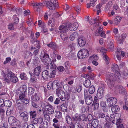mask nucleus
<instances>
[{
    "label": "nucleus",
    "mask_w": 128,
    "mask_h": 128,
    "mask_svg": "<svg viewBox=\"0 0 128 128\" xmlns=\"http://www.w3.org/2000/svg\"><path fill=\"white\" fill-rule=\"evenodd\" d=\"M34 44L36 45V46L33 52V54L35 56H36L38 54L40 48V42L38 40H36L34 42Z\"/></svg>",
    "instance_id": "12"
},
{
    "label": "nucleus",
    "mask_w": 128,
    "mask_h": 128,
    "mask_svg": "<svg viewBox=\"0 0 128 128\" xmlns=\"http://www.w3.org/2000/svg\"><path fill=\"white\" fill-rule=\"evenodd\" d=\"M84 98L86 104L88 105L90 104L93 102V100L91 96L88 94L87 90L84 89Z\"/></svg>",
    "instance_id": "7"
},
{
    "label": "nucleus",
    "mask_w": 128,
    "mask_h": 128,
    "mask_svg": "<svg viewBox=\"0 0 128 128\" xmlns=\"http://www.w3.org/2000/svg\"><path fill=\"white\" fill-rule=\"evenodd\" d=\"M61 34H60V37L61 38L64 40H66L68 37L67 35L66 32L62 31L61 32H60Z\"/></svg>",
    "instance_id": "25"
},
{
    "label": "nucleus",
    "mask_w": 128,
    "mask_h": 128,
    "mask_svg": "<svg viewBox=\"0 0 128 128\" xmlns=\"http://www.w3.org/2000/svg\"><path fill=\"white\" fill-rule=\"evenodd\" d=\"M47 46L51 48L54 52L56 50L57 47V46L56 44L54 42H52L49 44H47Z\"/></svg>",
    "instance_id": "19"
},
{
    "label": "nucleus",
    "mask_w": 128,
    "mask_h": 128,
    "mask_svg": "<svg viewBox=\"0 0 128 128\" xmlns=\"http://www.w3.org/2000/svg\"><path fill=\"white\" fill-rule=\"evenodd\" d=\"M91 82L90 80L86 78L84 82V85L86 88L89 87L91 84Z\"/></svg>",
    "instance_id": "31"
},
{
    "label": "nucleus",
    "mask_w": 128,
    "mask_h": 128,
    "mask_svg": "<svg viewBox=\"0 0 128 128\" xmlns=\"http://www.w3.org/2000/svg\"><path fill=\"white\" fill-rule=\"evenodd\" d=\"M27 90L26 85L24 84L16 91V94L19 96L20 100L23 103L26 104L29 102L28 99L25 98L26 94L27 93Z\"/></svg>",
    "instance_id": "2"
},
{
    "label": "nucleus",
    "mask_w": 128,
    "mask_h": 128,
    "mask_svg": "<svg viewBox=\"0 0 128 128\" xmlns=\"http://www.w3.org/2000/svg\"><path fill=\"white\" fill-rule=\"evenodd\" d=\"M100 50V52L102 53V54L103 58L104 60L105 61L106 64H108L109 63L108 60L109 58L107 56L104 54H106L107 51V50L103 47H102L101 48H99Z\"/></svg>",
    "instance_id": "9"
},
{
    "label": "nucleus",
    "mask_w": 128,
    "mask_h": 128,
    "mask_svg": "<svg viewBox=\"0 0 128 128\" xmlns=\"http://www.w3.org/2000/svg\"><path fill=\"white\" fill-rule=\"evenodd\" d=\"M57 69L60 72H63L65 70L64 68L62 66H59L57 68Z\"/></svg>",
    "instance_id": "60"
},
{
    "label": "nucleus",
    "mask_w": 128,
    "mask_h": 128,
    "mask_svg": "<svg viewBox=\"0 0 128 128\" xmlns=\"http://www.w3.org/2000/svg\"><path fill=\"white\" fill-rule=\"evenodd\" d=\"M52 126L54 128H61L60 123H58V124L53 123Z\"/></svg>",
    "instance_id": "54"
},
{
    "label": "nucleus",
    "mask_w": 128,
    "mask_h": 128,
    "mask_svg": "<svg viewBox=\"0 0 128 128\" xmlns=\"http://www.w3.org/2000/svg\"><path fill=\"white\" fill-rule=\"evenodd\" d=\"M32 5L33 6H36L37 8H42L43 6V4L41 3L34 2L32 4Z\"/></svg>",
    "instance_id": "28"
},
{
    "label": "nucleus",
    "mask_w": 128,
    "mask_h": 128,
    "mask_svg": "<svg viewBox=\"0 0 128 128\" xmlns=\"http://www.w3.org/2000/svg\"><path fill=\"white\" fill-rule=\"evenodd\" d=\"M45 23L42 22L40 20H39L38 21V25L39 27H43L45 25Z\"/></svg>",
    "instance_id": "52"
},
{
    "label": "nucleus",
    "mask_w": 128,
    "mask_h": 128,
    "mask_svg": "<svg viewBox=\"0 0 128 128\" xmlns=\"http://www.w3.org/2000/svg\"><path fill=\"white\" fill-rule=\"evenodd\" d=\"M82 86L80 85H78L76 87V90L78 92H80L82 90Z\"/></svg>",
    "instance_id": "59"
},
{
    "label": "nucleus",
    "mask_w": 128,
    "mask_h": 128,
    "mask_svg": "<svg viewBox=\"0 0 128 128\" xmlns=\"http://www.w3.org/2000/svg\"><path fill=\"white\" fill-rule=\"evenodd\" d=\"M89 54L88 51L86 49H83L79 51L78 53V58L82 59L88 56Z\"/></svg>",
    "instance_id": "8"
},
{
    "label": "nucleus",
    "mask_w": 128,
    "mask_h": 128,
    "mask_svg": "<svg viewBox=\"0 0 128 128\" xmlns=\"http://www.w3.org/2000/svg\"><path fill=\"white\" fill-rule=\"evenodd\" d=\"M96 96L99 99L102 98L104 96V89L102 87H100L98 88Z\"/></svg>",
    "instance_id": "17"
},
{
    "label": "nucleus",
    "mask_w": 128,
    "mask_h": 128,
    "mask_svg": "<svg viewBox=\"0 0 128 128\" xmlns=\"http://www.w3.org/2000/svg\"><path fill=\"white\" fill-rule=\"evenodd\" d=\"M78 42L79 45L81 47L84 46L86 44L85 38L83 36L79 38L78 40Z\"/></svg>",
    "instance_id": "18"
},
{
    "label": "nucleus",
    "mask_w": 128,
    "mask_h": 128,
    "mask_svg": "<svg viewBox=\"0 0 128 128\" xmlns=\"http://www.w3.org/2000/svg\"><path fill=\"white\" fill-rule=\"evenodd\" d=\"M55 116L58 118H60L62 117V113L59 111H57L56 112Z\"/></svg>",
    "instance_id": "53"
},
{
    "label": "nucleus",
    "mask_w": 128,
    "mask_h": 128,
    "mask_svg": "<svg viewBox=\"0 0 128 128\" xmlns=\"http://www.w3.org/2000/svg\"><path fill=\"white\" fill-rule=\"evenodd\" d=\"M28 94L30 95L32 94L34 92V89L31 87H28Z\"/></svg>",
    "instance_id": "45"
},
{
    "label": "nucleus",
    "mask_w": 128,
    "mask_h": 128,
    "mask_svg": "<svg viewBox=\"0 0 128 128\" xmlns=\"http://www.w3.org/2000/svg\"><path fill=\"white\" fill-rule=\"evenodd\" d=\"M99 122L98 119H95L93 120L92 122V126L94 128H96L99 124Z\"/></svg>",
    "instance_id": "29"
},
{
    "label": "nucleus",
    "mask_w": 128,
    "mask_h": 128,
    "mask_svg": "<svg viewBox=\"0 0 128 128\" xmlns=\"http://www.w3.org/2000/svg\"><path fill=\"white\" fill-rule=\"evenodd\" d=\"M119 68L118 65L116 64H113L112 66L111 70L114 72L115 74L110 73L109 76L106 79V82L109 88L111 89H113L115 86L114 81L120 82L121 81V76L120 73L118 71Z\"/></svg>",
    "instance_id": "1"
},
{
    "label": "nucleus",
    "mask_w": 128,
    "mask_h": 128,
    "mask_svg": "<svg viewBox=\"0 0 128 128\" xmlns=\"http://www.w3.org/2000/svg\"><path fill=\"white\" fill-rule=\"evenodd\" d=\"M43 106V107H45V110L48 114H51L54 113V109L53 108V106L50 104L48 103V105H44Z\"/></svg>",
    "instance_id": "13"
},
{
    "label": "nucleus",
    "mask_w": 128,
    "mask_h": 128,
    "mask_svg": "<svg viewBox=\"0 0 128 128\" xmlns=\"http://www.w3.org/2000/svg\"><path fill=\"white\" fill-rule=\"evenodd\" d=\"M10 81L13 83H16L18 81V78L15 75L10 79Z\"/></svg>",
    "instance_id": "47"
},
{
    "label": "nucleus",
    "mask_w": 128,
    "mask_h": 128,
    "mask_svg": "<svg viewBox=\"0 0 128 128\" xmlns=\"http://www.w3.org/2000/svg\"><path fill=\"white\" fill-rule=\"evenodd\" d=\"M56 93L62 101H64L66 100H68L70 98V93L69 91H66L65 93L61 89H58L56 90Z\"/></svg>",
    "instance_id": "3"
},
{
    "label": "nucleus",
    "mask_w": 128,
    "mask_h": 128,
    "mask_svg": "<svg viewBox=\"0 0 128 128\" xmlns=\"http://www.w3.org/2000/svg\"><path fill=\"white\" fill-rule=\"evenodd\" d=\"M11 65L14 66L16 64V59L14 58L13 59L10 63Z\"/></svg>",
    "instance_id": "62"
},
{
    "label": "nucleus",
    "mask_w": 128,
    "mask_h": 128,
    "mask_svg": "<svg viewBox=\"0 0 128 128\" xmlns=\"http://www.w3.org/2000/svg\"><path fill=\"white\" fill-rule=\"evenodd\" d=\"M43 127L44 128H47L48 126V122L46 121H44L43 123Z\"/></svg>",
    "instance_id": "64"
},
{
    "label": "nucleus",
    "mask_w": 128,
    "mask_h": 128,
    "mask_svg": "<svg viewBox=\"0 0 128 128\" xmlns=\"http://www.w3.org/2000/svg\"><path fill=\"white\" fill-rule=\"evenodd\" d=\"M53 83L52 82H49L47 84V87L49 90H50L52 89L53 90Z\"/></svg>",
    "instance_id": "50"
},
{
    "label": "nucleus",
    "mask_w": 128,
    "mask_h": 128,
    "mask_svg": "<svg viewBox=\"0 0 128 128\" xmlns=\"http://www.w3.org/2000/svg\"><path fill=\"white\" fill-rule=\"evenodd\" d=\"M32 54L30 52L28 51H25L24 52V56L25 58H27L28 57L32 56Z\"/></svg>",
    "instance_id": "36"
},
{
    "label": "nucleus",
    "mask_w": 128,
    "mask_h": 128,
    "mask_svg": "<svg viewBox=\"0 0 128 128\" xmlns=\"http://www.w3.org/2000/svg\"><path fill=\"white\" fill-rule=\"evenodd\" d=\"M121 116V115L118 113H116L112 114L110 116L111 118L113 120H116V121L119 119Z\"/></svg>",
    "instance_id": "27"
},
{
    "label": "nucleus",
    "mask_w": 128,
    "mask_h": 128,
    "mask_svg": "<svg viewBox=\"0 0 128 128\" xmlns=\"http://www.w3.org/2000/svg\"><path fill=\"white\" fill-rule=\"evenodd\" d=\"M118 88L119 93L123 95L127 94L126 91L124 87L121 86H118Z\"/></svg>",
    "instance_id": "22"
},
{
    "label": "nucleus",
    "mask_w": 128,
    "mask_h": 128,
    "mask_svg": "<svg viewBox=\"0 0 128 128\" xmlns=\"http://www.w3.org/2000/svg\"><path fill=\"white\" fill-rule=\"evenodd\" d=\"M95 88L93 86H91L89 88L88 92L90 94H93L95 92Z\"/></svg>",
    "instance_id": "40"
},
{
    "label": "nucleus",
    "mask_w": 128,
    "mask_h": 128,
    "mask_svg": "<svg viewBox=\"0 0 128 128\" xmlns=\"http://www.w3.org/2000/svg\"><path fill=\"white\" fill-rule=\"evenodd\" d=\"M13 18L14 20V24H18L19 22V20L18 18L17 17V16L16 15H14L13 16Z\"/></svg>",
    "instance_id": "46"
},
{
    "label": "nucleus",
    "mask_w": 128,
    "mask_h": 128,
    "mask_svg": "<svg viewBox=\"0 0 128 128\" xmlns=\"http://www.w3.org/2000/svg\"><path fill=\"white\" fill-rule=\"evenodd\" d=\"M50 69L49 68H47L42 72V76L43 80H46L50 78Z\"/></svg>",
    "instance_id": "14"
},
{
    "label": "nucleus",
    "mask_w": 128,
    "mask_h": 128,
    "mask_svg": "<svg viewBox=\"0 0 128 128\" xmlns=\"http://www.w3.org/2000/svg\"><path fill=\"white\" fill-rule=\"evenodd\" d=\"M114 47L113 42H110L107 45V48L108 49L112 50L114 48Z\"/></svg>",
    "instance_id": "43"
},
{
    "label": "nucleus",
    "mask_w": 128,
    "mask_h": 128,
    "mask_svg": "<svg viewBox=\"0 0 128 128\" xmlns=\"http://www.w3.org/2000/svg\"><path fill=\"white\" fill-rule=\"evenodd\" d=\"M20 78L22 80H27L28 79L27 76L25 73L23 72L20 75Z\"/></svg>",
    "instance_id": "37"
},
{
    "label": "nucleus",
    "mask_w": 128,
    "mask_h": 128,
    "mask_svg": "<svg viewBox=\"0 0 128 128\" xmlns=\"http://www.w3.org/2000/svg\"><path fill=\"white\" fill-rule=\"evenodd\" d=\"M61 108L62 111L63 112H66L67 111V107L66 104H62L60 106Z\"/></svg>",
    "instance_id": "44"
},
{
    "label": "nucleus",
    "mask_w": 128,
    "mask_h": 128,
    "mask_svg": "<svg viewBox=\"0 0 128 128\" xmlns=\"http://www.w3.org/2000/svg\"><path fill=\"white\" fill-rule=\"evenodd\" d=\"M108 106L109 107H111L115 104L117 102L116 98L115 97H110L106 100Z\"/></svg>",
    "instance_id": "10"
},
{
    "label": "nucleus",
    "mask_w": 128,
    "mask_h": 128,
    "mask_svg": "<svg viewBox=\"0 0 128 128\" xmlns=\"http://www.w3.org/2000/svg\"><path fill=\"white\" fill-rule=\"evenodd\" d=\"M45 2L46 7L49 9L53 10L59 7L58 2L56 0H50L48 1H45Z\"/></svg>",
    "instance_id": "6"
},
{
    "label": "nucleus",
    "mask_w": 128,
    "mask_h": 128,
    "mask_svg": "<svg viewBox=\"0 0 128 128\" xmlns=\"http://www.w3.org/2000/svg\"><path fill=\"white\" fill-rule=\"evenodd\" d=\"M74 44H70L68 46V48L70 50V51H72L74 50Z\"/></svg>",
    "instance_id": "61"
},
{
    "label": "nucleus",
    "mask_w": 128,
    "mask_h": 128,
    "mask_svg": "<svg viewBox=\"0 0 128 128\" xmlns=\"http://www.w3.org/2000/svg\"><path fill=\"white\" fill-rule=\"evenodd\" d=\"M41 71V67L40 66H38L35 68L34 70L33 74L37 76H39Z\"/></svg>",
    "instance_id": "21"
},
{
    "label": "nucleus",
    "mask_w": 128,
    "mask_h": 128,
    "mask_svg": "<svg viewBox=\"0 0 128 128\" xmlns=\"http://www.w3.org/2000/svg\"><path fill=\"white\" fill-rule=\"evenodd\" d=\"M43 121V119L42 118H35L32 121V123L34 124H36L38 123H42Z\"/></svg>",
    "instance_id": "23"
},
{
    "label": "nucleus",
    "mask_w": 128,
    "mask_h": 128,
    "mask_svg": "<svg viewBox=\"0 0 128 128\" xmlns=\"http://www.w3.org/2000/svg\"><path fill=\"white\" fill-rule=\"evenodd\" d=\"M4 106L8 107L12 105V102L9 100H6L4 102Z\"/></svg>",
    "instance_id": "35"
},
{
    "label": "nucleus",
    "mask_w": 128,
    "mask_h": 128,
    "mask_svg": "<svg viewBox=\"0 0 128 128\" xmlns=\"http://www.w3.org/2000/svg\"><path fill=\"white\" fill-rule=\"evenodd\" d=\"M78 36V34L76 32H74L71 35L70 37V40L72 41L74 40L75 38H77Z\"/></svg>",
    "instance_id": "34"
},
{
    "label": "nucleus",
    "mask_w": 128,
    "mask_h": 128,
    "mask_svg": "<svg viewBox=\"0 0 128 128\" xmlns=\"http://www.w3.org/2000/svg\"><path fill=\"white\" fill-rule=\"evenodd\" d=\"M72 118L74 121H77L79 120L80 117L78 114H76Z\"/></svg>",
    "instance_id": "55"
},
{
    "label": "nucleus",
    "mask_w": 128,
    "mask_h": 128,
    "mask_svg": "<svg viewBox=\"0 0 128 128\" xmlns=\"http://www.w3.org/2000/svg\"><path fill=\"white\" fill-rule=\"evenodd\" d=\"M41 61L44 64H48L51 61V59L48 52L46 50H44L43 53L41 52L40 55Z\"/></svg>",
    "instance_id": "4"
},
{
    "label": "nucleus",
    "mask_w": 128,
    "mask_h": 128,
    "mask_svg": "<svg viewBox=\"0 0 128 128\" xmlns=\"http://www.w3.org/2000/svg\"><path fill=\"white\" fill-rule=\"evenodd\" d=\"M45 2L46 7L49 9L53 10L59 7L58 2L56 0H50L48 1H45Z\"/></svg>",
    "instance_id": "5"
},
{
    "label": "nucleus",
    "mask_w": 128,
    "mask_h": 128,
    "mask_svg": "<svg viewBox=\"0 0 128 128\" xmlns=\"http://www.w3.org/2000/svg\"><path fill=\"white\" fill-rule=\"evenodd\" d=\"M20 114V116L23 121L24 122H27L28 121V115L27 112L24 111Z\"/></svg>",
    "instance_id": "16"
},
{
    "label": "nucleus",
    "mask_w": 128,
    "mask_h": 128,
    "mask_svg": "<svg viewBox=\"0 0 128 128\" xmlns=\"http://www.w3.org/2000/svg\"><path fill=\"white\" fill-rule=\"evenodd\" d=\"M103 28L102 27H99L95 32V35L96 36H99L100 34L102 31Z\"/></svg>",
    "instance_id": "38"
},
{
    "label": "nucleus",
    "mask_w": 128,
    "mask_h": 128,
    "mask_svg": "<svg viewBox=\"0 0 128 128\" xmlns=\"http://www.w3.org/2000/svg\"><path fill=\"white\" fill-rule=\"evenodd\" d=\"M42 98L40 93H35L34 95L32 96L31 99L33 101L38 102Z\"/></svg>",
    "instance_id": "11"
},
{
    "label": "nucleus",
    "mask_w": 128,
    "mask_h": 128,
    "mask_svg": "<svg viewBox=\"0 0 128 128\" xmlns=\"http://www.w3.org/2000/svg\"><path fill=\"white\" fill-rule=\"evenodd\" d=\"M15 75V74L11 72H8L6 74L7 77L10 80Z\"/></svg>",
    "instance_id": "42"
},
{
    "label": "nucleus",
    "mask_w": 128,
    "mask_h": 128,
    "mask_svg": "<svg viewBox=\"0 0 128 128\" xmlns=\"http://www.w3.org/2000/svg\"><path fill=\"white\" fill-rule=\"evenodd\" d=\"M67 25L66 24H63L59 27V30H60V32L62 31L66 32Z\"/></svg>",
    "instance_id": "26"
},
{
    "label": "nucleus",
    "mask_w": 128,
    "mask_h": 128,
    "mask_svg": "<svg viewBox=\"0 0 128 128\" xmlns=\"http://www.w3.org/2000/svg\"><path fill=\"white\" fill-rule=\"evenodd\" d=\"M66 119L68 124L71 123L72 122V118L68 114H66Z\"/></svg>",
    "instance_id": "41"
},
{
    "label": "nucleus",
    "mask_w": 128,
    "mask_h": 128,
    "mask_svg": "<svg viewBox=\"0 0 128 128\" xmlns=\"http://www.w3.org/2000/svg\"><path fill=\"white\" fill-rule=\"evenodd\" d=\"M16 118L13 116L10 117L8 118V122L10 124L15 123L16 122Z\"/></svg>",
    "instance_id": "33"
},
{
    "label": "nucleus",
    "mask_w": 128,
    "mask_h": 128,
    "mask_svg": "<svg viewBox=\"0 0 128 128\" xmlns=\"http://www.w3.org/2000/svg\"><path fill=\"white\" fill-rule=\"evenodd\" d=\"M78 26V24L77 22H74L71 24L69 27V29L70 31H73L76 30Z\"/></svg>",
    "instance_id": "20"
},
{
    "label": "nucleus",
    "mask_w": 128,
    "mask_h": 128,
    "mask_svg": "<svg viewBox=\"0 0 128 128\" xmlns=\"http://www.w3.org/2000/svg\"><path fill=\"white\" fill-rule=\"evenodd\" d=\"M116 53L117 54L116 57L117 59L118 60H121L120 57V52L119 51H117L116 52Z\"/></svg>",
    "instance_id": "56"
},
{
    "label": "nucleus",
    "mask_w": 128,
    "mask_h": 128,
    "mask_svg": "<svg viewBox=\"0 0 128 128\" xmlns=\"http://www.w3.org/2000/svg\"><path fill=\"white\" fill-rule=\"evenodd\" d=\"M8 28L11 30H13L14 29V25L12 23H11L9 24L8 26Z\"/></svg>",
    "instance_id": "63"
},
{
    "label": "nucleus",
    "mask_w": 128,
    "mask_h": 128,
    "mask_svg": "<svg viewBox=\"0 0 128 128\" xmlns=\"http://www.w3.org/2000/svg\"><path fill=\"white\" fill-rule=\"evenodd\" d=\"M50 69V72L49 74L50 78H54L55 77L56 75V70L51 67Z\"/></svg>",
    "instance_id": "24"
},
{
    "label": "nucleus",
    "mask_w": 128,
    "mask_h": 128,
    "mask_svg": "<svg viewBox=\"0 0 128 128\" xmlns=\"http://www.w3.org/2000/svg\"><path fill=\"white\" fill-rule=\"evenodd\" d=\"M122 18L121 17L116 16L114 19V22L116 25L118 24L120 22Z\"/></svg>",
    "instance_id": "39"
},
{
    "label": "nucleus",
    "mask_w": 128,
    "mask_h": 128,
    "mask_svg": "<svg viewBox=\"0 0 128 128\" xmlns=\"http://www.w3.org/2000/svg\"><path fill=\"white\" fill-rule=\"evenodd\" d=\"M30 117L33 118L36 117V113L35 111H31L30 112Z\"/></svg>",
    "instance_id": "49"
},
{
    "label": "nucleus",
    "mask_w": 128,
    "mask_h": 128,
    "mask_svg": "<svg viewBox=\"0 0 128 128\" xmlns=\"http://www.w3.org/2000/svg\"><path fill=\"white\" fill-rule=\"evenodd\" d=\"M53 90L57 89L59 88V84L58 81L57 80H54L53 82Z\"/></svg>",
    "instance_id": "32"
},
{
    "label": "nucleus",
    "mask_w": 128,
    "mask_h": 128,
    "mask_svg": "<svg viewBox=\"0 0 128 128\" xmlns=\"http://www.w3.org/2000/svg\"><path fill=\"white\" fill-rule=\"evenodd\" d=\"M65 82H68V84L70 85H71L73 84L74 82V80H70V78L68 77V78H66L65 80Z\"/></svg>",
    "instance_id": "48"
},
{
    "label": "nucleus",
    "mask_w": 128,
    "mask_h": 128,
    "mask_svg": "<svg viewBox=\"0 0 128 128\" xmlns=\"http://www.w3.org/2000/svg\"><path fill=\"white\" fill-rule=\"evenodd\" d=\"M33 62L34 64L35 65L38 64L40 62L38 58V57H35L33 59Z\"/></svg>",
    "instance_id": "51"
},
{
    "label": "nucleus",
    "mask_w": 128,
    "mask_h": 128,
    "mask_svg": "<svg viewBox=\"0 0 128 128\" xmlns=\"http://www.w3.org/2000/svg\"><path fill=\"white\" fill-rule=\"evenodd\" d=\"M80 118L83 121L86 122L87 120V117L85 116L84 114H83L81 116Z\"/></svg>",
    "instance_id": "57"
},
{
    "label": "nucleus",
    "mask_w": 128,
    "mask_h": 128,
    "mask_svg": "<svg viewBox=\"0 0 128 128\" xmlns=\"http://www.w3.org/2000/svg\"><path fill=\"white\" fill-rule=\"evenodd\" d=\"M20 100L16 102V106L17 108L19 110V113L22 112L24 110V104L20 103V102H19Z\"/></svg>",
    "instance_id": "15"
},
{
    "label": "nucleus",
    "mask_w": 128,
    "mask_h": 128,
    "mask_svg": "<svg viewBox=\"0 0 128 128\" xmlns=\"http://www.w3.org/2000/svg\"><path fill=\"white\" fill-rule=\"evenodd\" d=\"M120 109L119 106L118 105L114 106L111 108L112 112L113 113H115L118 112Z\"/></svg>",
    "instance_id": "30"
},
{
    "label": "nucleus",
    "mask_w": 128,
    "mask_h": 128,
    "mask_svg": "<svg viewBox=\"0 0 128 128\" xmlns=\"http://www.w3.org/2000/svg\"><path fill=\"white\" fill-rule=\"evenodd\" d=\"M11 58L10 57L6 58V60L3 63L4 64H6L9 62H10L11 60Z\"/></svg>",
    "instance_id": "58"
}]
</instances>
